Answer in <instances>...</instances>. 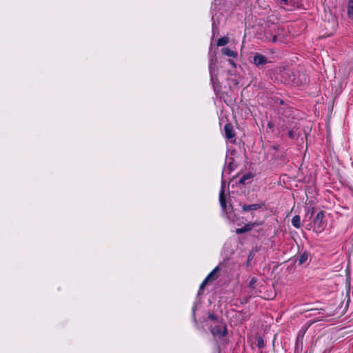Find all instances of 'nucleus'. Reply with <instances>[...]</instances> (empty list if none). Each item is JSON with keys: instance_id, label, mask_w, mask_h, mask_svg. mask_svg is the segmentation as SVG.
<instances>
[{"instance_id": "obj_10", "label": "nucleus", "mask_w": 353, "mask_h": 353, "mask_svg": "<svg viewBox=\"0 0 353 353\" xmlns=\"http://www.w3.org/2000/svg\"><path fill=\"white\" fill-rule=\"evenodd\" d=\"M261 205L260 204H252V205H243L242 207V210L245 212H247V211H251V210H256L259 208H261Z\"/></svg>"}, {"instance_id": "obj_16", "label": "nucleus", "mask_w": 353, "mask_h": 353, "mask_svg": "<svg viewBox=\"0 0 353 353\" xmlns=\"http://www.w3.org/2000/svg\"><path fill=\"white\" fill-rule=\"evenodd\" d=\"M216 65L215 63H213L212 61H211V63H210V66H209V70H210V76L212 77V81H213V73L216 70Z\"/></svg>"}, {"instance_id": "obj_18", "label": "nucleus", "mask_w": 353, "mask_h": 353, "mask_svg": "<svg viewBox=\"0 0 353 353\" xmlns=\"http://www.w3.org/2000/svg\"><path fill=\"white\" fill-rule=\"evenodd\" d=\"M250 177H251V176H250V175H249V174H245V175H243V176L241 178V179H240V181H239V183H243H243H245V181L247 179H250Z\"/></svg>"}, {"instance_id": "obj_1", "label": "nucleus", "mask_w": 353, "mask_h": 353, "mask_svg": "<svg viewBox=\"0 0 353 353\" xmlns=\"http://www.w3.org/2000/svg\"><path fill=\"white\" fill-rule=\"evenodd\" d=\"M325 214L323 211H320L317 213L313 221V230L316 233L322 232L325 226L326 223L323 221Z\"/></svg>"}, {"instance_id": "obj_14", "label": "nucleus", "mask_w": 353, "mask_h": 353, "mask_svg": "<svg viewBox=\"0 0 353 353\" xmlns=\"http://www.w3.org/2000/svg\"><path fill=\"white\" fill-rule=\"evenodd\" d=\"M229 42V38L227 37H223L218 39L217 41V46H224L228 44Z\"/></svg>"}, {"instance_id": "obj_7", "label": "nucleus", "mask_w": 353, "mask_h": 353, "mask_svg": "<svg viewBox=\"0 0 353 353\" xmlns=\"http://www.w3.org/2000/svg\"><path fill=\"white\" fill-rule=\"evenodd\" d=\"M225 136L228 139H232L234 137L233 126L230 123H227L224 127Z\"/></svg>"}, {"instance_id": "obj_8", "label": "nucleus", "mask_w": 353, "mask_h": 353, "mask_svg": "<svg viewBox=\"0 0 353 353\" xmlns=\"http://www.w3.org/2000/svg\"><path fill=\"white\" fill-rule=\"evenodd\" d=\"M221 52L223 54L227 57H230L233 58H236L238 56V53L236 51H234L228 48H223L221 49Z\"/></svg>"}, {"instance_id": "obj_19", "label": "nucleus", "mask_w": 353, "mask_h": 353, "mask_svg": "<svg viewBox=\"0 0 353 353\" xmlns=\"http://www.w3.org/2000/svg\"><path fill=\"white\" fill-rule=\"evenodd\" d=\"M256 279L255 278H252L249 283V286L253 287L254 285L256 283Z\"/></svg>"}, {"instance_id": "obj_20", "label": "nucleus", "mask_w": 353, "mask_h": 353, "mask_svg": "<svg viewBox=\"0 0 353 353\" xmlns=\"http://www.w3.org/2000/svg\"><path fill=\"white\" fill-rule=\"evenodd\" d=\"M292 0H281L280 3L281 5H288L290 2H291Z\"/></svg>"}, {"instance_id": "obj_9", "label": "nucleus", "mask_w": 353, "mask_h": 353, "mask_svg": "<svg viewBox=\"0 0 353 353\" xmlns=\"http://www.w3.org/2000/svg\"><path fill=\"white\" fill-rule=\"evenodd\" d=\"M292 110L290 108H287L286 110L284 107H281L279 109V113L283 115L285 118H289L292 115Z\"/></svg>"}, {"instance_id": "obj_15", "label": "nucleus", "mask_w": 353, "mask_h": 353, "mask_svg": "<svg viewBox=\"0 0 353 353\" xmlns=\"http://www.w3.org/2000/svg\"><path fill=\"white\" fill-rule=\"evenodd\" d=\"M308 256H309V255L307 253H306V252L303 253L299 259V264L301 265V264L304 263L305 262H306L307 260L308 259Z\"/></svg>"}, {"instance_id": "obj_4", "label": "nucleus", "mask_w": 353, "mask_h": 353, "mask_svg": "<svg viewBox=\"0 0 353 353\" xmlns=\"http://www.w3.org/2000/svg\"><path fill=\"white\" fill-rule=\"evenodd\" d=\"M212 334L219 338L225 336L227 334V330L223 325H216L212 329Z\"/></svg>"}, {"instance_id": "obj_2", "label": "nucleus", "mask_w": 353, "mask_h": 353, "mask_svg": "<svg viewBox=\"0 0 353 353\" xmlns=\"http://www.w3.org/2000/svg\"><path fill=\"white\" fill-rule=\"evenodd\" d=\"M220 268L219 267L216 266L204 279V281L202 282V283L200 285V289H203L205 288V286L208 284L209 282H212L214 280H216L218 278L217 273L219 272Z\"/></svg>"}, {"instance_id": "obj_24", "label": "nucleus", "mask_w": 353, "mask_h": 353, "mask_svg": "<svg viewBox=\"0 0 353 353\" xmlns=\"http://www.w3.org/2000/svg\"><path fill=\"white\" fill-rule=\"evenodd\" d=\"M279 103H280L281 105H283V100H280V101H279Z\"/></svg>"}, {"instance_id": "obj_17", "label": "nucleus", "mask_w": 353, "mask_h": 353, "mask_svg": "<svg viewBox=\"0 0 353 353\" xmlns=\"http://www.w3.org/2000/svg\"><path fill=\"white\" fill-rule=\"evenodd\" d=\"M255 254H256V251L252 250L250 252L248 256V260L246 262L247 266H249L250 265V262L254 259Z\"/></svg>"}, {"instance_id": "obj_25", "label": "nucleus", "mask_w": 353, "mask_h": 353, "mask_svg": "<svg viewBox=\"0 0 353 353\" xmlns=\"http://www.w3.org/2000/svg\"><path fill=\"white\" fill-rule=\"evenodd\" d=\"M230 63L233 65H235V63L233 61H230Z\"/></svg>"}, {"instance_id": "obj_12", "label": "nucleus", "mask_w": 353, "mask_h": 353, "mask_svg": "<svg viewBox=\"0 0 353 353\" xmlns=\"http://www.w3.org/2000/svg\"><path fill=\"white\" fill-rule=\"evenodd\" d=\"M347 13L348 17L353 20V0H348Z\"/></svg>"}, {"instance_id": "obj_23", "label": "nucleus", "mask_w": 353, "mask_h": 353, "mask_svg": "<svg viewBox=\"0 0 353 353\" xmlns=\"http://www.w3.org/2000/svg\"><path fill=\"white\" fill-rule=\"evenodd\" d=\"M209 317L213 320H214L216 319L215 316L214 315H210Z\"/></svg>"}, {"instance_id": "obj_5", "label": "nucleus", "mask_w": 353, "mask_h": 353, "mask_svg": "<svg viewBox=\"0 0 353 353\" xmlns=\"http://www.w3.org/2000/svg\"><path fill=\"white\" fill-rule=\"evenodd\" d=\"M268 63V59L264 55L259 54V53H255L253 57V63L256 65H263Z\"/></svg>"}, {"instance_id": "obj_11", "label": "nucleus", "mask_w": 353, "mask_h": 353, "mask_svg": "<svg viewBox=\"0 0 353 353\" xmlns=\"http://www.w3.org/2000/svg\"><path fill=\"white\" fill-rule=\"evenodd\" d=\"M219 202L223 210L226 209V201L224 190L222 189L219 194Z\"/></svg>"}, {"instance_id": "obj_21", "label": "nucleus", "mask_w": 353, "mask_h": 353, "mask_svg": "<svg viewBox=\"0 0 353 353\" xmlns=\"http://www.w3.org/2000/svg\"><path fill=\"white\" fill-rule=\"evenodd\" d=\"M288 135L289 137L291 138V139H294L295 138V136H294V130H291L288 132Z\"/></svg>"}, {"instance_id": "obj_22", "label": "nucleus", "mask_w": 353, "mask_h": 353, "mask_svg": "<svg viewBox=\"0 0 353 353\" xmlns=\"http://www.w3.org/2000/svg\"><path fill=\"white\" fill-rule=\"evenodd\" d=\"M258 345H259V347H262V346H263V341L262 339H259L258 340Z\"/></svg>"}, {"instance_id": "obj_3", "label": "nucleus", "mask_w": 353, "mask_h": 353, "mask_svg": "<svg viewBox=\"0 0 353 353\" xmlns=\"http://www.w3.org/2000/svg\"><path fill=\"white\" fill-rule=\"evenodd\" d=\"M270 37L268 36V32L266 34V38L271 41L273 43H276L278 41V37L280 35V32L281 30L276 25H273L270 29Z\"/></svg>"}, {"instance_id": "obj_13", "label": "nucleus", "mask_w": 353, "mask_h": 353, "mask_svg": "<svg viewBox=\"0 0 353 353\" xmlns=\"http://www.w3.org/2000/svg\"><path fill=\"white\" fill-rule=\"evenodd\" d=\"M292 224L296 228H301V218L299 215H296L292 218Z\"/></svg>"}, {"instance_id": "obj_6", "label": "nucleus", "mask_w": 353, "mask_h": 353, "mask_svg": "<svg viewBox=\"0 0 353 353\" xmlns=\"http://www.w3.org/2000/svg\"><path fill=\"white\" fill-rule=\"evenodd\" d=\"M260 225H261V223L257 222V221L252 223L245 224L243 227L236 229V232L237 234H243V233L250 231L254 227H256V226H258Z\"/></svg>"}]
</instances>
